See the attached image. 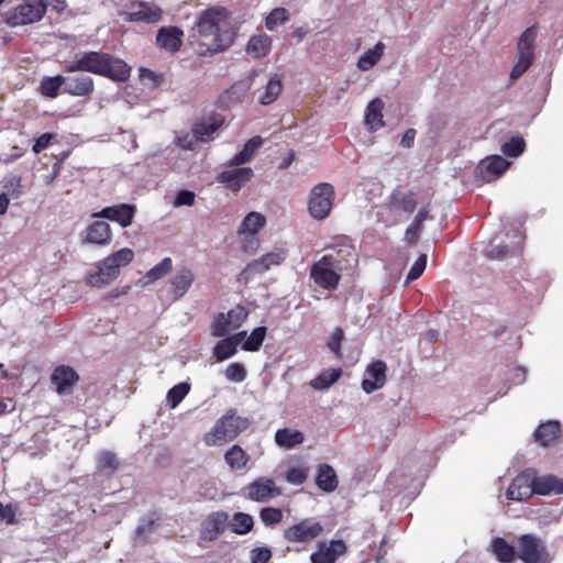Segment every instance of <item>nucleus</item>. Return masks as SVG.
Masks as SVG:
<instances>
[{
	"label": "nucleus",
	"instance_id": "obj_1",
	"mask_svg": "<svg viewBox=\"0 0 563 563\" xmlns=\"http://www.w3.org/2000/svg\"><path fill=\"white\" fill-rule=\"evenodd\" d=\"M65 73H91L114 81H125L131 75L128 64L104 52H84L64 66Z\"/></svg>",
	"mask_w": 563,
	"mask_h": 563
},
{
	"label": "nucleus",
	"instance_id": "obj_2",
	"mask_svg": "<svg viewBox=\"0 0 563 563\" xmlns=\"http://www.w3.org/2000/svg\"><path fill=\"white\" fill-rule=\"evenodd\" d=\"M354 256L355 253L351 245L331 250L311 265L310 278L324 290H335L342 272L347 268Z\"/></svg>",
	"mask_w": 563,
	"mask_h": 563
},
{
	"label": "nucleus",
	"instance_id": "obj_3",
	"mask_svg": "<svg viewBox=\"0 0 563 563\" xmlns=\"http://www.w3.org/2000/svg\"><path fill=\"white\" fill-rule=\"evenodd\" d=\"M197 31L203 38H211L210 52H221L229 48L234 41L229 11L224 8H210L203 11L197 23Z\"/></svg>",
	"mask_w": 563,
	"mask_h": 563
},
{
	"label": "nucleus",
	"instance_id": "obj_4",
	"mask_svg": "<svg viewBox=\"0 0 563 563\" xmlns=\"http://www.w3.org/2000/svg\"><path fill=\"white\" fill-rule=\"evenodd\" d=\"M251 423L250 418L239 416L235 409H229L203 435V443L207 446H221L235 440Z\"/></svg>",
	"mask_w": 563,
	"mask_h": 563
},
{
	"label": "nucleus",
	"instance_id": "obj_5",
	"mask_svg": "<svg viewBox=\"0 0 563 563\" xmlns=\"http://www.w3.org/2000/svg\"><path fill=\"white\" fill-rule=\"evenodd\" d=\"M134 258L131 249H121L96 265V269L86 276L87 285L95 288H102L115 280L120 268L130 264Z\"/></svg>",
	"mask_w": 563,
	"mask_h": 563
},
{
	"label": "nucleus",
	"instance_id": "obj_6",
	"mask_svg": "<svg viewBox=\"0 0 563 563\" xmlns=\"http://www.w3.org/2000/svg\"><path fill=\"white\" fill-rule=\"evenodd\" d=\"M45 0H23L4 13V22L10 26H21L38 22L45 15Z\"/></svg>",
	"mask_w": 563,
	"mask_h": 563
},
{
	"label": "nucleus",
	"instance_id": "obj_7",
	"mask_svg": "<svg viewBox=\"0 0 563 563\" xmlns=\"http://www.w3.org/2000/svg\"><path fill=\"white\" fill-rule=\"evenodd\" d=\"M335 198L334 187L329 183L316 185L308 202L309 214L316 220H324L330 214Z\"/></svg>",
	"mask_w": 563,
	"mask_h": 563
},
{
	"label": "nucleus",
	"instance_id": "obj_8",
	"mask_svg": "<svg viewBox=\"0 0 563 563\" xmlns=\"http://www.w3.org/2000/svg\"><path fill=\"white\" fill-rule=\"evenodd\" d=\"M537 38V27H528L519 37L517 44V63L515 64L511 73V79H518L531 66L534 59V43Z\"/></svg>",
	"mask_w": 563,
	"mask_h": 563
},
{
	"label": "nucleus",
	"instance_id": "obj_9",
	"mask_svg": "<svg viewBox=\"0 0 563 563\" xmlns=\"http://www.w3.org/2000/svg\"><path fill=\"white\" fill-rule=\"evenodd\" d=\"M286 258L285 250H275L266 253L262 257L254 260L249 263L238 276L240 284H249L256 275L263 274L268 271L272 266L282 264Z\"/></svg>",
	"mask_w": 563,
	"mask_h": 563
},
{
	"label": "nucleus",
	"instance_id": "obj_10",
	"mask_svg": "<svg viewBox=\"0 0 563 563\" xmlns=\"http://www.w3.org/2000/svg\"><path fill=\"white\" fill-rule=\"evenodd\" d=\"M323 532L322 525L314 518H305L284 531V538L289 543H310Z\"/></svg>",
	"mask_w": 563,
	"mask_h": 563
},
{
	"label": "nucleus",
	"instance_id": "obj_11",
	"mask_svg": "<svg viewBox=\"0 0 563 563\" xmlns=\"http://www.w3.org/2000/svg\"><path fill=\"white\" fill-rule=\"evenodd\" d=\"M249 310L243 306H235L227 313H218L212 323L213 336H225L230 332L238 330L247 319Z\"/></svg>",
	"mask_w": 563,
	"mask_h": 563
},
{
	"label": "nucleus",
	"instance_id": "obj_12",
	"mask_svg": "<svg viewBox=\"0 0 563 563\" xmlns=\"http://www.w3.org/2000/svg\"><path fill=\"white\" fill-rule=\"evenodd\" d=\"M518 556L523 563H550L542 541L533 534H523L518 540Z\"/></svg>",
	"mask_w": 563,
	"mask_h": 563
},
{
	"label": "nucleus",
	"instance_id": "obj_13",
	"mask_svg": "<svg viewBox=\"0 0 563 563\" xmlns=\"http://www.w3.org/2000/svg\"><path fill=\"white\" fill-rule=\"evenodd\" d=\"M346 552V544L343 540L321 541L310 555V563H335Z\"/></svg>",
	"mask_w": 563,
	"mask_h": 563
},
{
	"label": "nucleus",
	"instance_id": "obj_14",
	"mask_svg": "<svg viewBox=\"0 0 563 563\" xmlns=\"http://www.w3.org/2000/svg\"><path fill=\"white\" fill-rule=\"evenodd\" d=\"M217 176V181L224 185L232 191H239L253 177V170L250 167L228 166Z\"/></svg>",
	"mask_w": 563,
	"mask_h": 563
},
{
	"label": "nucleus",
	"instance_id": "obj_15",
	"mask_svg": "<svg viewBox=\"0 0 563 563\" xmlns=\"http://www.w3.org/2000/svg\"><path fill=\"white\" fill-rule=\"evenodd\" d=\"M533 494V470H526L512 481L506 496L509 500L521 501Z\"/></svg>",
	"mask_w": 563,
	"mask_h": 563
},
{
	"label": "nucleus",
	"instance_id": "obj_16",
	"mask_svg": "<svg viewBox=\"0 0 563 563\" xmlns=\"http://www.w3.org/2000/svg\"><path fill=\"white\" fill-rule=\"evenodd\" d=\"M509 166L510 163L507 159L499 155H493L481 161L477 166V175L482 180L490 183L500 177Z\"/></svg>",
	"mask_w": 563,
	"mask_h": 563
},
{
	"label": "nucleus",
	"instance_id": "obj_17",
	"mask_svg": "<svg viewBox=\"0 0 563 563\" xmlns=\"http://www.w3.org/2000/svg\"><path fill=\"white\" fill-rule=\"evenodd\" d=\"M195 279L196 274L191 268L187 266L177 268L169 279L170 294L173 299L179 300L183 298L191 288Z\"/></svg>",
	"mask_w": 563,
	"mask_h": 563
},
{
	"label": "nucleus",
	"instance_id": "obj_18",
	"mask_svg": "<svg viewBox=\"0 0 563 563\" xmlns=\"http://www.w3.org/2000/svg\"><path fill=\"white\" fill-rule=\"evenodd\" d=\"M64 92L75 97L90 96L95 90L93 79L82 73L64 76Z\"/></svg>",
	"mask_w": 563,
	"mask_h": 563
},
{
	"label": "nucleus",
	"instance_id": "obj_19",
	"mask_svg": "<svg viewBox=\"0 0 563 563\" xmlns=\"http://www.w3.org/2000/svg\"><path fill=\"white\" fill-rule=\"evenodd\" d=\"M386 383V364L383 361H376L367 365L362 382V389L371 394L382 388Z\"/></svg>",
	"mask_w": 563,
	"mask_h": 563
},
{
	"label": "nucleus",
	"instance_id": "obj_20",
	"mask_svg": "<svg viewBox=\"0 0 563 563\" xmlns=\"http://www.w3.org/2000/svg\"><path fill=\"white\" fill-rule=\"evenodd\" d=\"M135 214V207L128 203H120L103 208L100 212L93 214L95 218H106L118 222L121 227L126 228L132 224Z\"/></svg>",
	"mask_w": 563,
	"mask_h": 563
},
{
	"label": "nucleus",
	"instance_id": "obj_21",
	"mask_svg": "<svg viewBox=\"0 0 563 563\" xmlns=\"http://www.w3.org/2000/svg\"><path fill=\"white\" fill-rule=\"evenodd\" d=\"M229 526V516L227 512L217 511L208 516L201 528V539L205 541H213Z\"/></svg>",
	"mask_w": 563,
	"mask_h": 563
},
{
	"label": "nucleus",
	"instance_id": "obj_22",
	"mask_svg": "<svg viewBox=\"0 0 563 563\" xmlns=\"http://www.w3.org/2000/svg\"><path fill=\"white\" fill-rule=\"evenodd\" d=\"M280 492L275 482L271 478L261 477L254 481L247 487V496L255 501H266L269 498L279 495Z\"/></svg>",
	"mask_w": 563,
	"mask_h": 563
},
{
	"label": "nucleus",
	"instance_id": "obj_23",
	"mask_svg": "<svg viewBox=\"0 0 563 563\" xmlns=\"http://www.w3.org/2000/svg\"><path fill=\"white\" fill-rule=\"evenodd\" d=\"M245 335L246 331H240L230 336H221L222 339L216 343L212 350L217 362H223L232 357L236 353L238 345L242 342Z\"/></svg>",
	"mask_w": 563,
	"mask_h": 563
},
{
	"label": "nucleus",
	"instance_id": "obj_24",
	"mask_svg": "<svg viewBox=\"0 0 563 563\" xmlns=\"http://www.w3.org/2000/svg\"><path fill=\"white\" fill-rule=\"evenodd\" d=\"M184 32L176 26H164L157 32V45L170 53L177 52L183 43Z\"/></svg>",
	"mask_w": 563,
	"mask_h": 563
},
{
	"label": "nucleus",
	"instance_id": "obj_25",
	"mask_svg": "<svg viewBox=\"0 0 563 563\" xmlns=\"http://www.w3.org/2000/svg\"><path fill=\"white\" fill-rule=\"evenodd\" d=\"M417 205V194L411 190L395 189L388 199V206L391 210H400L406 213H412Z\"/></svg>",
	"mask_w": 563,
	"mask_h": 563
},
{
	"label": "nucleus",
	"instance_id": "obj_26",
	"mask_svg": "<svg viewBox=\"0 0 563 563\" xmlns=\"http://www.w3.org/2000/svg\"><path fill=\"white\" fill-rule=\"evenodd\" d=\"M112 239L110 225L104 221H95L86 229L85 242L96 245H108Z\"/></svg>",
	"mask_w": 563,
	"mask_h": 563
},
{
	"label": "nucleus",
	"instance_id": "obj_27",
	"mask_svg": "<svg viewBox=\"0 0 563 563\" xmlns=\"http://www.w3.org/2000/svg\"><path fill=\"white\" fill-rule=\"evenodd\" d=\"M77 379L78 375L68 366H58L52 374V382L58 394H68Z\"/></svg>",
	"mask_w": 563,
	"mask_h": 563
},
{
	"label": "nucleus",
	"instance_id": "obj_28",
	"mask_svg": "<svg viewBox=\"0 0 563 563\" xmlns=\"http://www.w3.org/2000/svg\"><path fill=\"white\" fill-rule=\"evenodd\" d=\"M384 102L379 98L373 99L366 107L364 121L368 130L377 131L385 125L383 120Z\"/></svg>",
	"mask_w": 563,
	"mask_h": 563
},
{
	"label": "nucleus",
	"instance_id": "obj_29",
	"mask_svg": "<svg viewBox=\"0 0 563 563\" xmlns=\"http://www.w3.org/2000/svg\"><path fill=\"white\" fill-rule=\"evenodd\" d=\"M283 81L279 75H273L266 85L256 90L258 101L261 104L267 106L273 103L282 93Z\"/></svg>",
	"mask_w": 563,
	"mask_h": 563
},
{
	"label": "nucleus",
	"instance_id": "obj_30",
	"mask_svg": "<svg viewBox=\"0 0 563 563\" xmlns=\"http://www.w3.org/2000/svg\"><path fill=\"white\" fill-rule=\"evenodd\" d=\"M533 493L537 495H550L563 493V479L554 476L537 477L533 472Z\"/></svg>",
	"mask_w": 563,
	"mask_h": 563
},
{
	"label": "nucleus",
	"instance_id": "obj_31",
	"mask_svg": "<svg viewBox=\"0 0 563 563\" xmlns=\"http://www.w3.org/2000/svg\"><path fill=\"white\" fill-rule=\"evenodd\" d=\"M272 49V37L267 34L253 35L246 45V53L253 58H262L268 55Z\"/></svg>",
	"mask_w": 563,
	"mask_h": 563
},
{
	"label": "nucleus",
	"instance_id": "obj_32",
	"mask_svg": "<svg viewBox=\"0 0 563 563\" xmlns=\"http://www.w3.org/2000/svg\"><path fill=\"white\" fill-rule=\"evenodd\" d=\"M223 457L230 470L235 472L243 470L250 461V455L239 444L231 445Z\"/></svg>",
	"mask_w": 563,
	"mask_h": 563
},
{
	"label": "nucleus",
	"instance_id": "obj_33",
	"mask_svg": "<svg viewBox=\"0 0 563 563\" xmlns=\"http://www.w3.org/2000/svg\"><path fill=\"white\" fill-rule=\"evenodd\" d=\"M161 18V8L150 3H140L134 11L129 13L130 21H143L147 23H155L159 21Z\"/></svg>",
	"mask_w": 563,
	"mask_h": 563
},
{
	"label": "nucleus",
	"instance_id": "obj_34",
	"mask_svg": "<svg viewBox=\"0 0 563 563\" xmlns=\"http://www.w3.org/2000/svg\"><path fill=\"white\" fill-rule=\"evenodd\" d=\"M263 140L260 136H254L249 140L242 151L234 155L229 162L228 166H241L249 163L254 157L256 151L261 147Z\"/></svg>",
	"mask_w": 563,
	"mask_h": 563
},
{
	"label": "nucleus",
	"instance_id": "obj_35",
	"mask_svg": "<svg viewBox=\"0 0 563 563\" xmlns=\"http://www.w3.org/2000/svg\"><path fill=\"white\" fill-rule=\"evenodd\" d=\"M317 486L327 493H331L338 487V477L335 471L329 464H321L316 477Z\"/></svg>",
	"mask_w": 563,
	"mask_h": 563
},
{
	"label": "nucleus",
	"instance_id": "obj_36",
	"mask_svg": "<svg viewBox=\"0 0 563 563\" xmlns=\"http://www.w3.org/2000/svg\"><path fill=\"white\" fill-rule=\"evenodd\" d=\"M560 423L556 420H550L539 426L534 438L541 445L548 446L560 437Z\"/></svg>",
	"mask_w": 563,
	"mask_h": 563
},
{
	"label": "nucleus",
	"instance_id": "obj_37",
	"mask_svg": "<svg viewBox=\"0 0 563 563\" xmlns=\"http://www.w3.org/2000/svg\"><path fill=\"white\" fill-rule=\"evenodd\" d=\"M385 52V44L378 42L374 47L365 51L357 60V68L362 71L372 69L383 57Z\"/></svg>",
	"mask_w": 563,
	"mask_h": 563
},
{
	"label": "nucleus",
	"instance_id": "obj_38",
	"mask_svg": "<svg viewBox=\"0 0 563 563\" xmlns=\"http://www.w3.org/2000/svg\"><path fill=\"white\" fill-rule=\"evenodd\" d=\"M305 435L299 430L289 428L278 429L275 433V442L279 448L292 449L303 442Z\"/></svg>",
	"mask_w": 563,
	"mask_h": 563
},
{
	"label": "nucleus",
	"instance_id": "obj_39",
	"mask_svg": "<svg viewBox=\"0 0 563 563\" xmlns=\"http://www.w3.org/2000/svg\"><path fill=\"white\" fill-rule=\"evenodd\" d=\"M265 223L266 219L262 213L250 212L240 224L238 233L239 235H256Z\"/></svg>",
	"mask_w": 563,
	"mask_h": 563
},
{
	"label": "nucleus",
	"instance_id": "obj_40",
	"mask_svg": "<svg viewBox=\"0 0 563 563\" xmlns=\"http://www.w3.org/2000/svg\"><path fill=\"white\" fill-rule=\"evenodd\" d=\"M492 551L501 563H512L515 561L516 551L514 547L503 538L493 539Z\"/></svg>",
	"mask_w": 563,
	"mask_h": 563
},
{
	"label": "nucleus",
	"instance_id": "obj_41",
	"mask_svg": "<svg viewBox=\"0 0 563 563\" xmlns=\"http://www.w3.org/2000/svg\"><path fill=\"white\" fill-rule=\"evenodd\" d=\"M342 376L341 368H329L323 371L320 375L310 382V386L316 390L328 389L331 385L340 379Z\"/></svg>",
	"mask_w": 563,
	"mask_h": 563
},
{
	"label": "nucleus",
	"instance_id": "obj_42",
	"mask_svg": "<svg viewBox=\"0 0 563 563\" xmlns=\"http://www.w3.org/2000/svg\"><path fill=\"white\" fill-rule=\"evenodd\" d=\"M60 88H65L63 75L45 77L40 84V92L47 98H56Z\"/></svg>",
	"mask_w": 563,
	"mask_h": 563
},
{
	"label": "nucleus",
	"instance_id": "obj_43",
	"mask_svg": "<svg viewBox=\"0 0 563 563\" xmlns=\"http://www.w3.org/2000/svg\"><path fill=\"white\" fill-rule=\"evenodd\" d=\"M266 336V328L257 327L249 335L246 334L243 340L242 349L244 351L255 352L262 346Z\"/></svg>",
	"mask_w": 563,
	"mask_h": 563
},
{
	"label": "nucleus",
	"instance_id": "obj_44",
	"mask_svg": "<svg viewBox=\"0 0 563 563\" xmlns=\"http://www.w3.org/2000/svg\"><path fill=\"white\" fill-rule=\"evenodd\" d=\"M190 385L188 383H179L172 387L166 396V401L169 408L175 409L183 399L188 395Z\"/></svg>",
	"mask_w": 563,
	"mask_h": 563
},
{
	"label": "nucleus",
	"instance_id": "obj_45",
	"mask_svg": "<svg viewBox=\"0 0 563 563\" xmlns=\"http://www.w3.org/2000/svg\"><path fill=\"white\" fill-rule=\"evenodd\" d=\"M173 267V261L172 258L169 257H165L163 258L157 265H155L154 267H152L147 273L146 275L144 276V278L146 279V284H151V283H154L158 279H161L162 277H164L168 272H170Z\"/></svg>",
	"mask_w": 563,
	"mask_h": 563
},
{
	"label": "nucleus",
	"instance_id": "obj_46",
	"mask_svg": "<svg viewBox=\"0 0 563 563\" xmlns=\"http://www.w3.org/2000/svg\"><path fill=\"white\" fill-rule=\"evenodd\" d=\"M254 521L252 516L244 512H236L231 521L232 531L236 534H245L253 528Z\"/></svg>",
	"mask_w": 563,
	"mask_h": 563
},
{
	"label": "nucleus",
	"instance_id": "obj_47",
	"mask_svg": "<svg viewBox=\"0 0 563 563\" xmlns=\"http://www.w3.org/2000/svg\"><path fill=\"white\" fill-rule=\"evenodd\" d=\"M289 20L288 10L285 8H275L265 19V26L269 31L276 30L279 25Z\"/></svg>",
	"mask_w": 563,
	"mask_h": 563
},
{
	"label": "nucleus",
	"instance_id": "obj_48",
	"mask_svg": "<svg viewBox=\"0 0 563 563\" xmlns=\"http://www.w3.org/2000/svg\"><path fill=\"white\" fill-rule=\"evenodd\" d=\"M247 372L242 363L234 362L227 366L224 371V377L229 382L242 383L245 380Z\"/></svg>",
	"mask_w": 563,
	"mask_h": 563
},
{
	"label": "nucleus",
	"instance_id": "obj_49",
	"mask_svg": "<svg viewBox=\"0 0 563 563\" xmlns=\"http://www.w3.org/2000/svg\"><path fill=\"white\" fill-rule=\"evenodd\" d=\"M98 470L106 473H113L118 468V460L111 452L103 451L97 457Z\"/></svg>",
	"mask_w": 563,
	"mask_h": 563
},
{
	"label": "nucleus",
	"instance_id": "obj_50",
	"mask_svg": "<svg viewBox=\"0 0 563 563\" xmlns=\"http://www.w3.org/2000/svg\"><path fill=\"white\" fill-rule=\"evenodd\" d=\"M526 143L521 137H512L501 146V152L509 157H518L525 151Z\"/></svg>",
	"mask_w": 563,
	"mask_h": 563
},
{
	"label": "nucleus",
	"instance_id": "obj_51",
	"mask_svg": "<svg viewBox=\"0 0 563 563\" xmlns=\"http://www.w3.org/2000/svg\"><path fill=\"white\" fill-rule=\"evenodd\" d=\"M260 517L265 526H273L282 521L283 511L278 508L266 507L261 510Z\"/></svg>",
	"mask_w": 563,
	"mask_h": 563
},
{
	"label": "nucleus",
	"instance_id": "obj_52",
	"mask_svg": "<svg viewBox=\"0 0 563 563\" xmlns=\"http://www.w3.org/2000/svg\"><path fill=\"white\" fill-rule=\"evenodd\" d=\"M219 122H212V123H199L195 126L194 132L196 133V137L199 139L201 142L208 141L211 135L216 132V130L219 128Z\"/></svg>",
	"mask_w": 563,
	"mask_h": 563
},
{
	"label": "nucleus",
	"instance_id": "obj_53",
	"mask_svg": "<svg viewBox=\"0 0 563 563\" xmlns=\"http://www.w3.org/2000/svg\"><path fill=\"white\" fill-rule=\"evenodd\" d=\"M427 266V255L422 254L418 257V260L411 266L408 275L406 284L418 279L424 272Z\"/></svg>",
	"mask_w": 563,
	"mask_h": 563
},
{
	"label": "nucleus",
	"instance_id": "obj_54",
	"mask_svg": "<svg viewBox=\"0 0 563 563\" xmlns=\"http://www.w3.org/2000/svg\"><path fill=\"white\" fill-rule=\"evenodd\" d=\"M196 194L191 190H179L173 201V206L175 208H179L183 206L191 207L195 203Z\"/></svg>",
	"mask_w": 563,
	"mask_h": 563
},
{
	"label": "nucleus",
	"instance_id": "obj_55",
	"mask_svg": "<svg viewBox=\"0 0 563 563\" xmlns=\"http://www.w3.org/2000/svg\"><path fill=\"white\" fill-rule=\"evenodd\" d=\"M344 340V332L342 328H335L328 341V347L333 352L336 356H341V343Z\"/></svg>",
	"mask_w": 563,
	"mask_h": 563
},
{
	"label": "nucleus",
	"instance_id": "obj_56",
	"mask_svg": "<svg viewBox=\"0 0 563 563\" xmlns=\"http://www.w3.org/2000/svg\"><path fill=\"white\" fill-rule=\"evenodd\" d=\"M308 473L303 467H292L287 472L286 479L294 485H301L307 479Z\"/></svg>",
	"mask_w": 563,
	"mask_h": 563
},
{
	"label": "nucleus",
	"instance_id": "obj_57",
	"mask_svg": "<svg viewBox=\"0 0 563 563\" xmlns=\"http://www.w3.org/2000/svg\"><path fill=\"white\" fill-rule=\"evenodd\" d=\"M197 141H199V139L196 137L195 132L192 134L185 133L176 136L175 144L183 150H192Z\"/></svg>",
	"mask_w": 563,
	"mask_h": 563
},
{
	"label": "nucleus",
	"instance_id": "obj_58",
	"mask_svg": "<svg viewBox=\"0 0 563 563\" xmlns=\"http://www.w3.org/2000/svg\"><path fill=\"white\" fill-rule=\"evenodd\" d=\"M272 558V552L268 548H255L251 551L252 563H267Z\"/></svg>",
	"mask_w": 563,
	"mask_h": 563
},
{
	"label": "nucleus",
	"instance_id": "obj_59",
	"mask_svg": "<svg viewBox=\"0 0 563 563\" xmlns=\"http://www.w3.org/2000/svg\"><path fill=\"white\" fill-rule=\"evenodd\" d=\"M249 89V85L245 84V82H238L235 85H233L228 91H227V97L234 100V101H239L241 100L246 91Z\"/></svg>",
	"mask_w": 563,
	"mask_h": 563
},
{
	"label": "nucleus",
	"instance_id": "obj_60",
	"mask_svg": "<svg viewBox=\"0 0 563 563\" xmlns=\"http://www.w3.org/2000/svg\"><path fill=\"white\" fill-rule=\"evenodd\" d=\"M54 136L55 135L53 133H44L41 136H38L33 144V152L35 154H38L42 151H44L46 147H48Z\"/></svg>",
	"mask_w": 563,
	"mask_h": 563
},
{
	"label": "nucleus",
	"instance_id": "obj_61",
	"mask_svg": "<svg viewBox=\"0 0 563 563\" xmlns=\"http://www.w3.org/2000/svg\"><path fill=\"white\" fill-rule=\"evenodd\" d=\"M422 227L412 221L405 232V241L415 244L418 242Z\"/></svg>",
	"mask_w": 563,
	"mask_h": 563
},
{
	"label": "nucleus",
	"instance_id": "obj_62",
	"mask_svg": "<svg viewBox=\"0 0 563 563\" xmlns=\"http://www.w3.org/2000/svg\"><path fill=\"white\" fill-rule=\"evenodd\" d=\"M11 146H12L13 153L12 154L0 153V163L11 164L24 155L25 151L23 148H21L20 146H18L16 144H12Z\"/></svg>",
	"mask_w": 563,
	"mask_h": 563
},
{
	"label": "nucleus",
	"instance_id": "obj_63",
	"mask_svg": "<svg viewBox=\"0 0 563 563\" xmlns=\"http://www.w3.org/2000/svg\"><path fill=\"white\" fill-rule=\"evenodd\" d=\"M487 256L493 260H500L504 258L507 253L508 249L506 245H495L490 244L487 249Z\"/></svg>",
	"mask_w": 563,
	"mask_h": 563
},
{
	"label": "nucleus",
	"instance_id": "obj_64",
	"mask_svg": "<svg viewBox=\"0 0 563 563\" xmlns=\"http://www.w3.org/2000/svg\"><path fill=\"white\" fill-rule=\"evenodd\" d=\"M244 236V251L247 253H255L260 246V240L256 235H243Z\"/></svg>",
	"mask_w": 563,
	"mask_h": 563
}]
</instances>
